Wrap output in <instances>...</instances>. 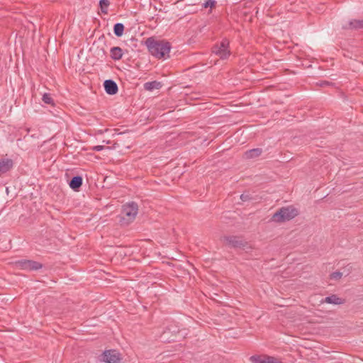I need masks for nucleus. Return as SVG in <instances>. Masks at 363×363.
I'll return each instance as SVG.
<instances>
[{"label": "nucleus", "mask_w": 363, "mask_h": 363, "mask_svg": "<svg viewBox=\"0 0 363 363\" xmlns=\"http://www.w3.org/2000/svg\"><path fill=\"white\" fill-rule=\"evenodd\" d=\"M101 357L106 363H122L121 354L116 350H105Z\"/></svg>", "instance_id": "nucleus-7"}, {"label": "nucleus", "mask_w": 363, "mask_h": 363, "mask_svg": "<svg viewBox=\"0 0 363 363\" xmlns=\"http://www.w3.org/2000/svg\"><path fill=\"white\" fill-rule=\"evenodd\" d=\"M298 211L297 208L293 206L282 207L279 209L272 216V220L277 223H282L290 220L298 216Z\"/></svg>", "instance_id": "nucleus-3"}, {"label": "nucleus", "mask_w": 363, "mask_h": 363, "mask_svg": "<svg viewBox=\"0 0 363 363\" xmlns=\"http://www.w3.org/2000/svg\"><path fill=\"white\" fill-rule=\"evenodd\" d=\"M267 354H255L250 357V361L252 363H266Z\"/></svg>", "instance_id": "nucleus-16"}, {"label": "nucleus", "mask_w": 363, "mask_h": 363, "mask_svg": "<svg viewBox=\"0 0 363 363\" xmlns=\"http://www.w3.org/2000/svg\"><path fill=\"white\" fill-rule=\"evenodd\" d=\"M179 333V329L178 326L176 325L174 323H172V324H170L169 325H167L165 327V330L163 331V333H162V336H164V335H165L167 333H170L171 334L170 337H164V339L166 341H169V342L174 341V340L173 338H171V337H176L177 335Z\"/></svg>", "instance_id": "nucleus-8"}, {"label": "nucleus", "mask_w": 363, "mask_h": 363, "mask_svg": "<svg viewBox=\"0 0 363 363\" xmlns=\"http://www.w3.org/2000/svg\"><path fill=\"white\" fill-rule=\"evenodd\" d=\"M240 199L242 201H249L253 200L254 198L250 192L245 191L240 195Z\"/></svg>", "instance_id": "nucleus-21"}, {"label": "nucleus", "mask_w": 363, "mask_h": 363, "mask_svg": "<svg viewBox=\"0 0 363 363\" xmlns=\"http://www.w3.org/2000/svg\"><path fill=\"white\" fill-rule=\"evenodd\" d=\"M349 28L351 29H363V20H352L349 23Z\"/></svg>", "instance_id": "nucleus-17"}, {"label": "nucleus", "mask_w": 363, "mask_h": 363, "mask_svg": "<svg viewBox=\"0 0 363 363\" xmlns=\"http://www.w3.org/2000/svg\"><path fill=\"white\" fill-rule=\"evenodd\" d=\"M342 274L340 272H335L330 274V278L334 279H339L342 277Z\"/></svg>", "instance_id": "nucleus-24"}, {"label": "nucleus", "mask_w": 363, "mask_h": 363, "mask_svg": "<svg viewBox=\"0 0 363 363\" xmlns=\"http://www.w3.org/2000/svg\"><path fill=\"white\" fill-rule=\"evenodd\" d=\"M211 51L223 60L228 59L231 55L229 40L226 38H223L220 43L215 44L212 47Z\"/></svg>", "instance_id": "nucleus-4"}, {"label": "nucleus", "mask_w": 363, "mask_h": 363, "mask_svg": "<svg viewBox=\"0 0 363 363\" xmlns=\"http://www.w3.org/2000/svg\"><path fill=\"white\" fill-rule=\"evenodd\" d=\"M83 179L81 176L77 175L73 177L69 182L70 188L74 191H78L82 185Z\"/></svg>", "instance_id": "nucleus-12"}, {"label": "nucleus", "mask_w": 363, "mask_h": 363, "mask_svg": "<svg viewBox=\"0 0 363 363\" xmlns=\"http://www.w3.org/2000/svg\"><path fill=\"white\" fill-rule=\"evenodd\" d=\"M111 57L114 60H119L123 57V50L120 47H113L111 50Z\"/></svg>", "instance_id": "nucleus-14"}, {"label": "nucleus", "mask_w": 363, "mask_h": 363, "mask_svg": "<svg viewBox=\"0 0 363 363\" xmlns=\"http://www.w3.org/2000/svg\"><path fill=\"white\" fill-rule=\"evenodd\" d=\"M149 52L157 59H166L169 57V52L172 48L171 43L164 40H157L153 37L146 39L145 42Z\"/></svg>", "instance_id": "nucleus-1"}, {"label": "nucleus", "mask_w": 363, "mask_h": 363, "mask_svg": "<svg viewBox=\"0 0 363 363\" xmlns=\"http://www.w3.org/2000/svg\"><path fill=\"white\" fill-rule=\"evenodd\" d=\"M138 211V206L135 202L124 204L121 213L120 222L122 225H128L133 222Z\"/></svg>", "instance_id": "nucleus-2"}, {"label": "nucleus", "mask_w": 363, "mask_h": 363, "mask_svg": "<svg viewBox=\"0 0 363 363\" xmlns=\"http://www.w3.org/2000/svg\"><path fill=\"white\" fill-rule=\"evenodd\" d=\"M262 152V150L261 148H254L246 151L245 155L247 159H252L260 156Z\"/></svg>", "instance_id": "nucleus-15"}, {"label": "nucleus", "mask_w": 363, "mask_h": 363, "mask_svg": "<svg viewBox=\"0 0 363 363\" xmlns=\"http://www.w3.org/2000/svg\"><path fill=\"white\" fill-rule=\"evenodd\" d=\"M266 363H283V362L274 357L267 355Z\"/></svg>", "instance_id": "nucleus-23"}, {"label": "nucleus", "mask_w": 363, "mask_h": 363, "mask_svg": "<svg viewBox=\"0 0 363 363\" xmlns=\"http://www.w3.org/2000/svg\"><path fill=\"white\" fill-rule=\"evenodd\" d=\"M124 28L123 23H117L113 26V33L117 37H121L123 34Z\"/></svg>", "instance_id": "nucleus-18"}, {"label": "nucleus", "mask_w": 363, "mask_h": 363, "mask_svg": "<svg viewBox=\"0 0 363 363\" xmlns=\"http://www.w3.org/2000/svg\"><path fill=\"white\" fill-rule=\"evenodd\" d=\"M104 86L106 92L110 95L116 94L118 90L117 84L112 79L105 80Z\"/></svg>", "instance_id": "nucleus-9"}, {"label": "nucleus", "mask_w": 363, "mask_h": 363, "mask_svg": "<svg viewBox=\"0 0 363 363\" xmlns=\"http://www.w3.org/2000/svg\"><path fill=\"white\" fill-rule=\"evenodd\" d=\"M16 268L27 271H37L43 267V264L38 262L30 259H20L15 262Z\"/></svg>", "instance_id": "nucleus-6"}, {"label": "nucleus", "mask_w": 363, "mask_h": 363, "mask_svg": "<svg viewBox=\"0 0 363 363\" xmlns=\"http://www.w3.org/2000/svg\"><path fill=\"white\" fill-rule=\"evenodd\" d=\"M320 303H330L334 305H340L345 303V300L338 297L336 294H332L331 296H327L325 298L321 299Z\"/></svg>", "instance_id": "nucleus-11"}, {"label": "nucleus", "mask_w": 363, "mask_h": 363, "mask_svg": "<svg viewBox=\"0 0 363 363\" xmlns=\"http://www.w3.org/2000/svg\"><path fill=\"white\" fill-rule=\"evenodd\" d=\"M110 2L108 0H100L99 1V6L101 9V11L103 13L107 14L108 13V8L109 6Z\"/></svg>", "instance_id": "nucleus-19"}, {"label": "nucleus", "mask_w": 363, "mask_h": 363, "mask_svg": "<svg viewBox=\"0 0 363 363\" xmlns=\"http://www.w3.org/2000/svg\"><path fill=\"white\" fill-rule=\"evenodd\" d=\"M143 86L145 90L151 91L154 89H160L162 88V84L160 82L152 81L145 82Z\"/></svg>", "instance_id": "nucleus-13"}, {"label": "nucleus", "mask_w": 363, "mask_h": 363, "mask_svg": "<svg viewBox=\"0 0 363 363\" xmlns=\"http://www.w3.org/2000/svg\"><path fill=\"white\" fill-rule=\"evenodd\" d=\"M221 241L226 246L235 249H245L248 245V242L242 236L225 235L222 237Z\"/></svg>", "instance_id": "nucleus-5"}, {"label": "nucleus", "mask_w": 363, "mask_h": 363, "mask_svg": "<svg viewBox=\"0 0 363 363\" xmlns=\"http://www.w3.org/2000/svg\"><path fill=\"white\" fill-rule=\"evenodd\" d=\"M216 1L215 0H205L204 4H203V6L204 8H213L216 6Z\"/></svg>", "instance_id": "nucleus-22"}, {"label": "nucleus", "mask_w": 363, "mask_h": 363, "mask_svg": "<svg viewBox=\"0 0 363 363\" xmlns=\"http://www.w3.org/2000/svg\"><path fill=\"white\" fill-rule=\"evenodd\" d=\"M105 147L104 145H96L92 147V150L98 152L104 150Z\"/></svg>", "instance_id": "nucleus-25"}, {"label": "nucleus", "mask_w": 363, "mask_h": 363, "mask_svg": "<svg viewBox=\"0 0 363 363\" xmlns=\"http://www.w3.org/2000/svg\"><path fill=\"white\" fill-rule=\"evenodd\" d=\"M13 167V161L9 158L0 160V174H5L10 171Z\"/></svg>", "instance_id": "nucleus-10"}, {"label": "nucleus", "mask_w": 363, "mask_h": 363, "mask_svg": "<svg viewBox=\"0 0 363 363\" xmlns=\"http://www.w3.org/2000/svg\"><path fill=\"white\" fill-rule=\"evenodd\" d=\"M42 100L46 104H50L52 106L55 105L53 99L52 98V96L50 94H48V93L44 94L43 95Z\"/></svg>", "instance_id": "nucleus-20"}, {"label": "nucleus", "mask_w": 363, "mask_h": 363, "mask_svg": "<svg viewBox=\"0 0 363 363\" xmlns=\"http://www.w3.org/2000/svg\"><path fill=\"white\" fill-rule=\"evenodd\" d=\"M318 84L320 86H324L333 85V84L332 82H328V81H320Z\"/></svg>", "instance_id": "nucleus-26"}]
</instances>
